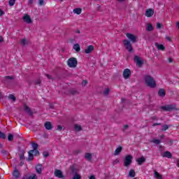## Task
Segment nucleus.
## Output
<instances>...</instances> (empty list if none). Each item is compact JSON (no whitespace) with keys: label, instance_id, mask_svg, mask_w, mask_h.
I'll return each instance as SVG.
<instances>
[{"label":"nucleus","instance_id":"c03bdc74","mask_svg":"<svg viewBox=\"0 0 179 179\" xmlns=\"http://www.w3.org/2000/svg\"><path fill=\"white\" fill-rule=\"evenodd\" d=\"M43 155L44 156V157H48V156H50V154L48 153V152H44L43 153Z\"/></svg>","mask_w":179,"mask_h":179},{"label":"nucleus","instance_id":"09e8293b","mask_svg":"<svg viewBox=\"0 0 179 179\" xmlns=\"http://www.w3.org/2000/svg\"><path fill=\"white\" fill-rule=\"evenodd\" d=\"M39 5H41V6H43V5H44V0H39Z\"/></svg>","mask_w":179,"mask_h":179},{"label":"nucleus","instance_id":"9b49d317","mask_svg":"<svg viewBox=\"0 0 179 179\" xmlns=\"http://www.w3.org/2000/svg\"><path fill=\"white\" fill-rule=\"evenodd\" d=\"M12 174L14 178L15 179L20 178V172H19V171L17 169H14Z\"/></svg>","mask_w":179,"mask_h":179},{"label":"nucleus","instance_id":"13d9d810","mask_svg":"<svg viewBox=\"0 0 179 179\" xmlns=\"http://www.w3.org/2000/svg\"><path fill=\"white\" fill-rule=\"evenodd\" d=\"M152 120L157 121V117L156 116H154L152 117Z\"/></svg>","mask_w":179,"mask_h":179},{"label":"nucleus","instance_id":"4c0bfd02","mask_svg":"<svg viewBox=\"0 0 179 179\" xmlns=\"http://www.w3.org/2000/svg\"><path fill=\"white\" fill-rule=\"evenodd\" d=\"M108 93H110V89L106 88V89L105 90V91L103 92V94H104L105 96H108Z\"/></svg>","mask_w":179,"mask_h":179},{"label":"nucleus","instance_id":"1a4fd4ad","mask_svg":"<svg viewBox=\"0 0 179 179\" xmlns=\"http://www.w3.org/2000/svg\"><path fill=\"white\" fill-rule=\"evenodd\" d=\"M134 61L138 66H142L143 62H142V59H141V57L138 56H135Z\"/></svg>","mask_w":179,"mask_h":179},{"label":"nucleus","instance_id":"6e6552de","mask_svg":"<svg viewBox=\"0 0 179 179\" xmlns=\"http://www.w3.org/2000/svg\"><path fill=\"white\" fill-rule=\"evenodd\" d=\"M155 14V10L152 8H148L145 10V16L147 17H152L153 15Z\"/></svg>","mask_w":179,"mask_h":179},{"label":"nucleus","instance_id":"0e129e2a","mask_svg":"<svg viewBox=\"0 0 179 179\" xmlns=\"http://www.w3.org/2000/svg\"><path fill=\"white\" fill-rule=\"evenodd\" d=\"M76 93H78V92L75 91L74 92H73V94H76Z\"/></svg>","mask_w":179,"mask_h":179},{"label":"nucleus","instance_id":"603ef678","mask_svg":"<svg viewBox=\"0 0 179 179\" xmlns=\"http://www.w3.org/2000/svg\"><path fill=\"white\" fill-rule=\"evenodd\" d=\"M45 76L48 78V79H52V77L48 74H45Z\"/></svg>","mask_w":179,"mask_h":179},{"label":"nucleus","instance_id":"9d476101","mask_svg":"<svg viewBox=\"0 0 179 179\" xmlns=\"http://www.w3.org/2000/svg\"><path fill=\"white\" fill-rule=\"evenodd\" d=\"M55 176L57 177V178H64V175L62 174V171L59 169H56L55 171Z\"/></svg>","mask_w":179,"mask_h":179},{"label":"nucleus","instance_id":"37998d69","mask_svg":"<svg viewBox=\"0 0 179 179\" xmlns=\"http://www.w3.org/2000/svg\"><path fill=\"white\" fill-rule=\"evenodd\" d=\"M162 27H163V24L162 23L157 24V29H162Z\"/></svg>","mask_w":179,"mask_h":179},{"label":"nucleus","instance_id":"4d7b16f0","mask_svg":"<svg viewBox=\"0 0 179 179\" xmlns=\"http://www.w3.org/2000/svg\"><path fill=\"white\" fill-rule=\"evenodd\" d=\"M89 179H96V177L94 176H91Z\"/></svg>","mask_w":179,"mask_h":179},{"label":"nucleus","instance_id":"7ed1b4c3","mask_svg":"<svg viewBox=\"0 0 179 179\" xmlns=\"http://www.w3.org/2000/svg\"><path fill=\"white\" fill-rule=\"evenodd\" d=\"M132 155H127L125 157L123 162L124 167H129V166H131V164H132Z\"/></svg>","mask_w":179,"mask_h":179},{"label":"nucleus","instance_id":"f3484780","mask_svg":"<svg viewBox=\"0 0 179 179\" xmlns=\"http://www.w3.org/2000/svg\"><path fill=\"white\" fill-rule=\"evenodd\" d=\"M24 110L29 115H31L33 114V113L31 112V110H30V108H29V106H27V105H24Z\"/></svg>","mask_w":179,"mask_h":179},{"label":"nucleus","instance_id":"bb28decb","mask_svg":"<svg viewBox=\"0 0 179 179\" xmlns=\"http://www.w3.org/2000/svg\"><path fill=\"white\" fill-rule=\"evenodd\" d=\"M135 176H136L135 170L131 169L129 172V177L134 178V177H135Z\"/></svg>","mask_w":179,"mask_h":179},{"label":"nucleus","instance_id":"dca6fc26","mask_svg":"<svg viewBox=\"0 0 179 179\" xmlns=\"http://www.w3.org/2000/svg\"><path fill=\"white\" fill-rule=\"evenodd\" d=\"M163 157H167V159H171L173 157V155H171V152L169 151H166L162 155Z\"/></svg>","mask_w":179,"mask_h":179},{"label":"nucleus","instance_id":"4468645a","mask_svg":"<svg viewBox=\"0 0 179 179\" xmlns=\"http://www.w3.org/2000/svg\"><path fill=\"white\" fill-rule=\"evenodd\" d=\"M36 171L38 173V174H41L43 171V165L42 164H38L36 166Z\"/></svg>","mask_w":179,"mask_h":179},{"label":"nucleus","instance_id":"cd10ccee","mask_svg":"<svg viewBox=\"0 0 179 179\" xmlns=\"http://www.w3.org/2000/svg\"><path fill=\"white\" fill-rule=\"evenodd\" d=\"M145 30L147 31H152V30H153V25H152V24H148Z\"/></svg>","mask_w":179,"mask_h":179},{"label":"nucleus","instance_id":"338daca9","mask_svg":"<svg viewBox=\"0 0 179 179\" xmlns=\"http://www.w3.org/2000/svg\"><path fill=\"white\" fill-rule=\"evenodd\" d=\"M1 148H2V144L0 143V149H1Z\"/></svg>","mask_w":179,"mask_h":179},{"label":"nucleus","instance_id":"49530a36","mask_svg":"<svg viewBox=\"0 0 179 179\" xmlns=\"http://www.w3.org/2000/svg\"><path fill=\"white\" fill-rule=\"evenodd\" d=\"M5 15V11H3L2 9H0V17L1 16H3Z\"/></svg>","mask_w":179,"mask_h":179},{"label":"nucleus","instance_id":"f257e3e1","mask_svg":"<svg viewBox=\"0 0 179 179\" xmlns=\"http://www.w3.org/2000/svg\"><path fill=\"white\" fill-rule=\"evenodd\" d=\"M145 85H147L148 87H151V89H154V87H156V81L155 80L153 77L150 76H145Z\"/></svg>","mask_w":179,"mask_h":179},{"label":"nucleus","instance_id":"e433bc0d","mask_svg":"<svg viewBox=\"0 0 179 179\" xmlns=\"http://www.w3.org/2000/svg\"><path fill=\"white\" fill-rule=\"evenodd\" d=\"M8 141H9V142L13 141V134H8Z\"/></svg>","mask_w":179,"mask_h":179},{"label":"nucleus","instance_id":"c85d7f7f","mask_svg":"<svg viewBox=\"0 0 179 179\" xmlns=\"http://www.w3.org/2000/svg\"><path fill=\"white\" fill-rule=\"evenodd\" d=\"M28 155H29V156H28L27 160L29 162H30V161L33 160V159H34V156L33 155V154L31 153V151H29L28 152Z\"/></svg>","mask_w":179,"mask_h":179},{"label":"nucleus","instance_id":"774afa93","mask_svg":"<svg viewBox=\"0 0 179 179\" xmlns=\"http://www.w3.org/2000/svg\"><path fill=\"white\" fill-rule=\"evenodd\" d=\"M176 23H179V21L176 22Z\"/></svg>","mask_w":179,"mask_h":179},{"label":"nucleus","instance_id":"412c9836","mask_svg":"<svg viewBox=\"0 0 179 179\" xmlns=\"http://www.w3.org/2000/svg\"><path fill=\"white\" fill-rule=\"evenodd\" d=\"M120 152H122V147H121V146H120L115 149V152H114L115 156H118V155H120Z\"/></svg>","mask_w":179,"mask_h":179},{"label":"nucleus","instance_id":"a211bd4d","mask_svg":"<svg viewBox=\"0 0 179 179\" xmlns=\"http://www.w3.org/2000/svg\"><path fill=\"white\" fill-rule=\"evenodd\" d=\"M93 157V155L92 153H86L85 155V158L87 160V162H90Z\"/></svg>","mask_w":179,"mask_h":179},{"label":"nucleus","instance_id":"5701e85b","mask_svg":"<svg viewBox=\"0 0 179 179\" xmlns=\"http://www.w3.org/2000/svg\"><path fill=\"white\" fill-rule=\"evenodd\" d=\"M158 94L160 97H164V96H166V92H164V89H160L158 92Z\"/></svg>","mask_w":179,"mask_h":179},{"label":"nucleus","instance_id":"052dcab7","mask_svg":"<svg viewBox=\"0 0 179 179\" xmlns=\"http://www.w3.org/2000/svg\"><path fill=\"white\" fill-rule=\"evenodd\" d=\"M169 62H170V63H171V62H173V59H171V58H169Z\"/></svg>","mask_w":179,"mask_h":179},{"label":"nucleus","instance_id":"72a5a7b5","mask_svg":"<svg viewBox=\"0 0 179 179\" xmlns=\"http://www.w3.org/2000/svg\"><path fill=\"white\" fill-rule=\"evenodd\" d=\"M82 176H80L78 173H75L73 176L72 179H81Z\"/></svg>","mask_w":179,"mask_h":179},{"label":"nucleus","instance_id":"864d4df0","mask_svg":"<svg viewBox=\"0 0 179 179\" xmlns=\"http://www.w3.org/2000/svg\"><path fill=\"white\" fill-rule=\"evenodd\" d=\"M166 39L167 40V41L171 42V38L169 36H166Z\"/></svg>","mask_w":179,"mask_h":179},{"label":"nucleus","instance_id":"6ab92c4d","mask_svg":"<svg viewBox=\"0 0 179 179\" xmlns=\"http://www.w3.org/2000/svg\"><path fill=\"white\" fill-rule=\"evenodd\" d=\"M154 177L157 179H163V176L159 173L157 171H154Z\"/></svg>","mask_w":179,"mask_h":179},{"label":"nucleus","instance_id":"680f3d73","mask_svg":"<svg viewBox=\"0 0 179 179\" xmlns=\"http://www.w3.org/2000/svg\"><path fill=\"white\" fill-rule=\"evenodd\" d=\"M160 138H161V139H163V138H164V135H163V134L161 135V136H160Z\"/></svg>","mask_w":179,"mask_h":179},{"label":"nucleus","instance_id":"39448f33","mask_svg":"<svg viewBox=\"0 0 179 179\" xmlns=\"http://www.w3.org/2000/svg\"><path fill=\"white\" fill-rule=\"evenodd\" d=\"M126 37H127V38L129 40H130V41H131V43H136V40H137L136 36H135L131 33H127V34H126Z\"/></svg>","mask_w":179,"mask_h":179},{"label":"nucleus","instance_id":"f8f14e48","mask_svg":"<svg viewBox=\"0 0 179 179\" xmlns=\"http://www.w3.org/2000/svg\"><path fill=\"white\" fill-rule=\"evenodd\" d=\"M22 20L26 23H31V18L30 17V15H29V14H25L22 17Z\"/></svg>","mask_w":179,"mask_h":179},{"label":"nucleus","instance_id":"5fc2aeb1","mask_svg":"<svg viewBox=\"0 0 179 179\" xmlns=\"http://www.w3.org/2000/svg\"><path fill=\"white\" fill-rule=\"evenodd\" d=\"M23 159H24V155H20V160H23Z\"/></svg>","mask_w":179,"mask_h":179},{"label":"nucleus","instance_id":"473e14b6","mask_svg":"<svg viewBox=\"0 0 179 179\" xmlns=\"http://www.w3.org/2000/svg\"><path fill=\"white\" fill-rule=\"evenodd\" d=\"M16 3V0H9L8 5L9 6H13Z\"/></svg>","mask_w":179,"mask_h":179},{"label":"nucleus","instance_id":"aec40b11","mask_svg":"<svg viewBox=\"0 0 179 179\" xmlns=\"http://www.w3.org/2000/svg\"><path fill=\"white\" fill-rule=\"evenodd\" d=\"M146 159H145V157H141V158H138L136 162H138V164L139 166H142V164L144 163V162L145 161Z\"/></svg>","mask_w":179,"mask_h":179},{"label":"nucleus","instance_id":"2f4dec72","mask_svg":"<svg viewBox=\"0 0 179 179\" xmlns=\"http://www.w3.org/2000/svg\"><path fill=\"white\" fill-rule=\"evenodd\" d=\"M8 99H9L10 100H12V101H16V97H15V95H13V94H10V95L8 96Z\"/></svg>","mask_w":179,"mask_h":179},{"label":"nucleus","instance_id":"79ce46f5","mask_svg":"<svg viewBox=\"0 0 179 179\" xmlns=\"http://www.w3.org/2000/svg\"><path fill=\"white\" fill-rule=\"evenodd\" d=\"M12 79H13V77H12V76H6L5 77L6 82V80H12Z\"/></svg>","mask_w":179,"mask_h":179},{"label":"nucleus","instance_id":"8fccbe9b","mask_svg":"<svg viewBox=\"0 0 179 179\" xmlns=\"http://www.w3.org/2000/svg\"><path fill=\"white\" fill-rule=\"evenodd\" d=\"M57 129V131H62V126H61V125H58Z\"/></svg>","mask_w":179,"mask_h":179},{"label":"nucleus","instance_id":"6e6d98bb","mask_svg":"<svg viewBox=\"0 0 179 179\" xmlns=\"http://www.w3.org/2000/svg\"><path fill=\"white\" fill-rule=\"evenodd\" d=\"M157 125H162L161 123H155L154 124H152V127H156Z\"/></svg>","mask_w":179,"mask_h":179},{"label":"nucleus","instance_id":"69168bd1","mask_svg":"<svg viewBox=\"0 0 179 179\" xmlns=\"http://www.w3.org/2000/svg\"><path fill=\"white\" fill-rule=\"evenodd\" d=\"M76 33H80V31L77 30Z\"/></svg>","mask_w":179,"mask_h":179},{"label":"nucleus","instance_id":"f03ea898","mask_svg":"<svg viewBox=\"0 0 179 179\" xmlns=\"http://www.w3.org/2000/svg\"><path fill=\"white\" fill-rule=\"evenodd\" d=\"M67 65L69 68H76L78 66V59L75 57H71L67 60Z\"/></svg>","mask_w":179,"mask_h":179},{"label":"nucleus","instance_id":"2eb2a0df","mask_svg":"<svg viewBox=\"0 0 179 179\" xmlns=\"http://www.w3.org/2000/svg\"><path fill=\"white\" fill-rule=\"evenodd\" d=\"M44 127L45 129H48V131H50V129H52V124L50 122H46L44 124Z\"/></svg>","mask_w":179,"mask_h":179},{"label":"nucleus","instance_id":"c9c22d12","mask_svg":"<svg viewBox=\"0 0 179 179\" xmlns=\"http://www.w3.org/2000/svg\"><path fill=\"white\" fill-rule=\"evenodd\" d=\"M21 44H22V45H26V44H27V40H26V38L22 39Z\"/></svg>","mask_w":179,"mask_h":179},{"label":"nucleus","instance_id":"b1692460","mask_svg":"<svg viewBox=\"0 0 179 179\" xmlns=\"http://www.w3.org/2000/svg\"><path fill=\"white\" fill-rule=\"evenodd\" d=\"M155 45H156L157 48H158L159 50H161V51H164V50L166 48L164 47V45H163L162 44L156 43Z\"/></svg>","mask_w":179,"mask_h":179},{"label":"nucleus","instance_id":"bf43d9fd","mask_svg":"<svg viewBox=\"0 0 179 179\" xmlns=\"http://www.w3.org/2000/svg\"><path fill=\"white\" fill-rule=\"evenodd\" d=\"M3 41V38L2 36H0V43H2Z\"/></svg>","mask_w":179,"mask_h":179},{"label":"nucleus","instance_id":"a18cd8bd","mask_svg":"<svg viewBox=\"0 0 179 179\" xmlns=\"http://www.w3.org/2000/svg\"><path fill=\"white\" fill-rule=\"evenodd\" d=\"M86 85H87V80H83L82 85L86 86Z\"/></svg>","mask_w":179,"mask_h":179},{"label":"nucleus","instance_id":"a878e982","mask_svg":"<svg viewBox=\"0 0 179 179\" xmlns=\"http://www.w3.org/2000/svg\"><path fill=\"white\" fill-rule=\"evenodd\" d=\"M73 13H76V15H80L82 13V8H77L73 10Z\"/></svg>","mask_w":179,"mask_h":179},{"label":"nucleus","instance_id":"3c124183","mask_svg":"<svg viewBox=\"0 0 179 179\" xmlns=\"http://www.w3.org/2000/svg\"><path fill=\"white\" fill-rule=\"evenodd\" d=\"M128 127H129L128 124H125L123 127V131H126V129H127Z\"/></svg>","mask_w":179,"mask_h":179},{"label":"nucleus","instance_id":"de8ad7c7","mask_svg":"<svg viewBox=\"0 0 179 179\" xmlns=\"http://www.w3.org/2000/svg\"><path fill=\"white\" fill-rule=\"evenodd\" d=\"M34 0H28V5H33Z\"/></svg>","mask_w":179,"mask_h":179},{"label":"nucleus","instance_id":"423d86ee","mask_svg":"<svg viewBox=\"0 0 179 179\" xmlns=\"http://www.w3.org/2000/svg\"><path fill=\"white\" fill-rule=\"evenodd\" d=\"M123 78L124 79H129L131 78V70L126 69L123 71Z\"/></svg>","mask_w":179,"mask_h":179},{"label":"nucleus","instance_id":"a19ab883","mask_svg":"<svg viewBox=\"0 0 179 179\" xmlns=\"http://www.w3.org/2000/svg\"><path fill=\"white\" fill-rule=\"evenodd\" d=\"M118 163H120V159H116L115 160H114L113 162V166H115V164H118Z\"/></svg>","mask_w":179,"mask_h":179},{"label":"nucleus","instance_id":"c756f323","mask_svg":"<svg viewBox=\"0 0 179 179\" xmlns=\"http://www.w3.org/2000/svg\"><path fill=\"white\" fill-rule=\"evenodd\" d=\"M30 152H31V153L32 155H34L35 156H38V155L40 153V152H38V149L31 150H30Z\"/></svg>","mask_w":179,"mask_h":179},{"label":"nucleus","instance_id":"4be33fe9","mask_svg":"<svg viewBox=\"0 0 179 179\" xmlns=\"http://www.w3.org/2000/svg\"><path fill=\"white\" fill-rule=\"evenodd\" d=\"M73 48L76 52H79V51H80V45H79V43L74 44Z\"/></svg>","mask_w":179,"mask_h":179},{"label":"nucleus","instance_id":"7c9ffc66","mask_svg":"<svg viewBox=\"0 0 179 179\" xmlns=\"http://www.w3.org/2000/svg\"><path fill=\"white\" fill-rule=\"evenodd\" d=\"M74 128L76 131H82V126L79 125V124H76L74 126Z\"/></svg>","mask_w":179,"mask_h":179},{"label":"nucleus","instance_id":"f704fd0d","mask_svg":"<svg viewBox=\"0 0 179 179\" xmlns=\"http://www.w3.org/2000/svg\"><path fill=\"white\" fill-rule=\"evenodd\" d=\"M6 136L4 134L3 132L0 131V139H6Z\"/></svg>","mask_w":179,"mask_h":179},{"label":"nucleus","instance_id":"393cba45","mask_svg":"<svg viewBox=\"0 0 179 179\" xmlns=\"http://www.w3.org/2000/svg\"><path fill=\"white\" fill-rule=\"evenodd\" d=\"M150 142L151 143H155V145H160L162 143V141L156 138L152 139Z\"/></svg>","mask_w":179,"mask_h":179},{"label":"nucleus","instance_id":"58836bf2","mask_svg":"<svg viewBox=\"0 0 179 179\" xmlns=\"http://www.w3.org/2000/svg\"><path fill=\"white\" fill-rule=\"evenodd\" d=\"M32 148H33L34 150L38 149V145L36 143H32Z\"/></svg>","mask_w":179,"mask_h":179},{"label":"nucleus","instance_id":"e2e57ef3","mask_svg":"<svg viewBox=\"0 0 179 179\" xmlns=\"http://www.w3.org/2000/svg\"><path fill=\"white\" fill-rule=\"evenodd\" d=\"M177 166L179 168V160L178 161Z\"/></svg>","mask_w":179,"mask_h":179},{"label":"nucleus","instance_id":"0eeeda50","mask_svg":"<svg viewBox=\"0 0 179 179\" xmlns=\"http://www.w3.org/2000/svg\"><path fill=\"white\" fill-rule=\"evenodd\" d=\"M162 110H164V111H173L176 108L173 105H167V106H164L161 107Z\"/></svg>","mask_w":179,"mask_h":179},{"label":"nucleus","instance_id":"20e7f679","mask_svg":"<svg viewBox=\"0 0 179 179\" xmlns=\"http://www.w3.org/2000/svg\"><path fill=\"white\" fill-rule=\"evenodd\" d=\"M123 44L129 52H132L134 51V48L132 47V44H131V41L128 40H124Z\"/></svg>","mask_w":179,"mask_h":179},{"label":"nucleus","instance_id":"ddd939ff","mask_svg":"<svg viewBox=\"0 0 179 179\" xmlns=\"http://www.w3.org/2000/svg\"><path fill=\"white\" fill-rule=\"evenodd\" d=\"M93 50H94V46L89 45L85 49V54H90V52H92V51H93Z\"/></svg>","mask_w":179,"mask_h":179},{"label":"nucleus","instance_id":"ea45409f","mask_svg":"<svg viewBox=\"0 0 179 179\" xmlns=\"http://www.w3.org/2000/svg\"><path fill=\"white\" fill-rule=\"evenodd\" d=\"M167 129H169V125L164 124V126H162V131H167Z\"/></svg>","mask_w":179,"mask_h":179}]
</instances>
